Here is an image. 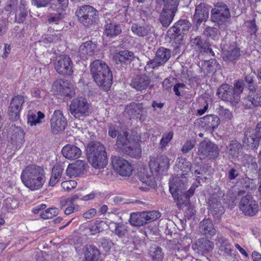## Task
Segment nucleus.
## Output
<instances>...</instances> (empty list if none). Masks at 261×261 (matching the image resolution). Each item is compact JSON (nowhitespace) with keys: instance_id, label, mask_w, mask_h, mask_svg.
I'll return each mask as SVG.
<instances>
[{"instance_id":"1","label":"nucleus","mask_w":261,"mask_h":261,"mask_svg":"<svg viewBox=\"0 0 261 261\" xmlns=\"http://www.w3.org/2000/svg\"><path fill=\"white\" fill-rule=\"evenodd\" d=\"M176 166L180 170L181 178L175 177L169 181V191L174 200L178 201L177 205L181 207V205H187L189 203L190 198L192 196L195 189L198 185L193 184L189 190L184 192L186 189L187 178L185 175L191 171L192 164L185 158H178L176 162Z\"/></svg>"},{"instance_id":"2","label":"nucleus","mask_w":261,"mask_h":261,"mask_svg":"<svg viewBox=\"0 0 261 261\" xmlns=\"http://www.w3.org/2000/svg\"><path fill=\"white\" fill-rule=\"evenodd\" d=\"M20 178L23 185L31 191H37L42 188L46 177L42 167L30 165L22 170Z\"/></svg>"},{"instance_id":"3","label":"nucleus","mask_w":261,"mask_h":261,"mask_svg":"<svg viewBox=\"0 0 261 261\" xmlns=\"http://www.w3.org/2000/svg\"><path fill=\"white\" fill-rule=\"evenodd\" d=\"M91 73L101 89L108 91L112 84V73L108 66L102 61L96 60L90 65Z\"/></svg>"},{"instance_id":"4","label":"nucleus","mask_w":261,"mask_h":261,"mask_svg":"<svg viewBox=\"0 0 261 261\" xmlns=\"http://www.w3.org/2000/svg\"><path fill=\"white\" fill-rule=\"evenodd\" d=\"M116 145L122 152L132 158H139L141 155L140 138H134L126 130H122L118 136Z\"/></svg>"},{"instance_id":"5","label":"nucleus","mask_w":261,"mask_h":261,"mask_svg":"<svg viewBox=\"0 0 261 261\" xmlns=\"http://www.w3.org/2000/svg\"><path fill=\"white\" fill-rule=\"evenodd\" d=\"M89 162L95 168H103L108 162L105 146L99 142H91L87 147Z\"/></svg>"},{"instance_id":"6","label":"nucleus","mask_w":261,"mask_h":261,"mask_svg":"<svg viewBox=\"0 0 261 261\" xmlns=\"http://www.w3.org/2000/svg\"><path fill=\"white\" fill-rule=\"evenodd\" d=\"M230 14L228 6L218 3L211 10V20L216 23L221 31H225L230 24Z\"/></svg>"},{"instance_id":"7","label":"nucleus","mask_w":261,"mask_h":261,"mask_svg":"<svg viewBox=\"0 0 261 261\" xmlns=\"http://www.w3.org/2000/svg\"><path fill=\"white\" fill-rule=\"evenodd\" d=\"M69 111L73 116L80 119L81 117L89 115L90 113V104L83 97L75 98L71 101Z\"/></svg>"},{"instance_id":"8","label":"nucleus","mask_w":261,"mask_h":261,"mask_svg":"<svg viewBox=\"0 0 261 261\" xmlns=\"http://www.w3.org/2000/svg\"><path fill=\"white\" fill-rule=\"evenodd\" d=\"M197 148V154L201 159H215L219 155L220 150L218 145L207 138L201 141Z\"/></svg>"},{"instance_id":"9","label":"nucleus","mask_w":261,"mask_h":261,"mask_svg":"<svg viewBox=\"0 0 261 261\" xmlns=\"http://www.w3.org/2000/svg\"><path fill=\"white\" fill-rule=\"evenodd\" d=\"M79 21L85 26L89 27L95 23L98 19V12L90 5H84L75 12Z\"/></svg>"},{"instance_id":"10","label":"nucleus","mask_w":261,"mask_h":261,"mask_svg":"<svg viewBox=\"0 0 261 261\" xmlns=\"http://www.w3.org/2000/svg\"><path fill=\"white\" fill-rule=\"evenodd\" d=\"M191 27V24L188 20H179L169 29L167 32L168 36L170 39L180 41L183 39L185 33Z\"/></svg>"},{"instance_id":"11","label":"nucleus","mask_w":261,"mask_h":261,"mask_svg":"<svg viewBox=\"0 0 261 261\" xmlns=\"http://www.w3.org/2000/svg\"><path fill=\"white\" fill-rule=\"evenodd\" d=\"M240 210L246 216H255L258 211V202L249 194L243 196L239 203Z\"/></svg>"},{"instance_id":"12","label":"nucleus","mask_w":261,"mask_h":261,"mask_svg":"<svg viewBox=\"0 0 261 261\" xmlns=\"http://www.w3.org/2000/svg\"><path fill=\"white\" fill-rule=\"evenodd\" d=\"M54 66L60 74L69 76L73 73V64L70 57L67 55L60 56Z\"/></svg>"},{"instance_id":"13","label":"nucleus","mask_w":261,"mask_h":261,"mask_svg":"<svg viewBox=\"0 0 261 261\" xmlns=\"http://www.w3.org/2000/svg\"><path fill=\"white\" fill-rule=\"evenodd\" d=\"M233 87L228 84H222L217 90V94L222 100L229 102L232 106L238 103V97L234 94Z\"/></svg>"},{"instance_id":"14","label":"nucleus","mask_w":261,"mask_h":261,"mask_svg":"<svg viewBox=\"0 0 261 261\" xmlns=\"http://www.w3.org/2000/svg\"><path fill=\"white\" fill-rule=\"evenodd\" d=\"M8 141L16 149L20 148L24 142V132L22 128L12 125L9 129Z\"/></svg>"},{"instance_id":"15","label":"nucleus","mask_w":261,"mask_h":261,"mask_svg":"<svg viewBox=\"0 0 261 261\" xmlns=\"http://www.w3.org/2000/svg\"><path fill=\"white\" fill-rule=\"evenodd\" d=\"M67 125L66 118L60 110L55 111L50 119L51 130L53 134H57L64 130Z\"/></svg>"},{"instance_id":"16","label":"nucleus","mask_w":261,"mask_h":261,"mask_svg":"<svg viewBox=\"0 0 261 261\" xmlns=\"http://www.w3.org/2000/svg\"><path fill=\"white\" fill-rule=\"evenodd\" d=\"M53 90L57 93L63 96L72 97L75 94V91L72 84L63 79L56 80L53 85Z\"/></svg>"},{"instance_id":"17","label":"nucleus","mask_w":261,"mask_h":261,"mask_svg":"<svg viewBox=\"0 0 261 261\" xmlns=\"http://www.w3.org/2000/svg\"><path fill=\"white\" fill-rule=\"evenodd\" d=\"M192 247L195 252L202 255H205L213 250L214 244L213 242L206 239L200 238L196 241Z\"/></svg>"},{"instance_id":"18","label":"nucleus","mask_w":261,"mask_h":261,"mask_svg":"<svg viewBox=\"0 0 261 261\" xmlns=\"http://www.w3.org/2000/svg\"><path fill=\"white\" fill-rule=\"evenodd\" d=\"M191 44L197 51L201 54H211L215 57V54L213 49L210 47V43L202 38L200 36H197L191 39Z\"/></svg>"},{"instance_id":"19","label":"nucleus","mask_w":261,"mask_h":261,"mask_svg":"<svg viewBox=\"0 0 261 261\" xmlns=\"http://www.w3.org/2000/svg\"><path fill=\"white\" fill-rule=\"evenodd\" d=\"M96 44L91 41L83 43L79 48L78 55L83 60H86L92 57L96 51Z\"/></svg>"},{"instance_id":"20","label":"nucleus","mask_w":261,"mask_h":261,"mask_svg":"<svg viewBox=\"0 0 261 261\" xmlns=\"http://www.w3.org/2000/svg\"><path fill=\"white\" fill-rule=\"evenodd\" d=\"M208 9L206 4L201 3L195 8V14L193 16V21L198 27L203 22H205L208 17Z\"/></svg>"},{"instance_id":"21","label":"nucleus","mask_w":261,"mask_h":261,"mask_svg":"<svg viewBox=\"0 0 261 261\" xmlns=\"http://www.w3.org/2000/svg\"><path fill=\"white\" fill-rule=\"evenodd\" d=\"M150 81V78L145 74L137 75L132 79L130 86L137 91L142 92L148 88Z\"/></svg>"},{"instance_id":"22","label":"nucleus","mask_w":261,"mask_h":261,"mask_svg":"<svg viewBox=\"0 0 261 261\" xmlns=\"http://www.w3.org/2000/svg\"><path fill=\"white\" fill-rule=\"evenodd\" d=\"M56 12L50 13L48 16L47 21L50 27H54V30L59 31L62 28L63 21L64 18V10L54 9Z\"/></svg>"},{"instance_id":"23","label":"nucleus","mask_w":261,"mask_h":261,"mask_svg":"<svg viewBox=\"0 0 261 261\" xmlns=\"http://www.w3.org/2000/svg\"><path fill=\"white\" fill-rule=\"evenodd\" d=\"M122 32L121 25L116 23L113 19H108L105 21L103 34L108 37H114Z\"/></svg>"},{"instance_id":"24","label":"nucleus","mask_w":261,"mask_h":261,"mask_svg":"<svg viewBox=\"0 0 261 261\" xmlns=\"http://www.w3.org/2000/svg\"><path fill=\"white\" fill-rule=\"evenodd\" d=\"M216 244L220 254L226 256L231 255L233 250L232 246L229 243L228 240L222 234H218L216 239Z\"/></svg>"},{"instance_id":"25","label":"nucleus","mask_w":261,"mask_h":261,"mask_svg":"<svg viewBox=\"0 0 261 261\" xmlns=\"http://www.w3.org/2000/svg\"><path fill=\"white\" fill-rule=\"evenodd\" d=\"M116 172L123 176H128L132 172V167L126 160L119 158L114 164Z\"/></svg>"},{"instance_id":"26","label":"nucleus","mask_w":261,"mask_h":261,"mask_svg":"<svg viewBox=\"0 0 261 261\" xmlns=\"http://www.w3.org/2000/svg\"><path fill=\"white\" fill-rule=\"evenodd\" d=\"M217 196H213L209 202L210 209L211 214L215 218L219 219L221 216L224 214L225 210L222 205L221 200Z\"/></svg>"},{"instance_id":"27","label":"nucleus","mask_w":261,"mask_h":261,"mask_svg":"<svg viewBox=\"0 0 261 261\" xmlns=\"http://www.w3.org/2000/svg\"><path fill=\"white\" fill-rule=\"evenodd\" d=\"M63 155L70 160H76L82 154L81 149L73 144H67L62 149Z\"/></svg>"},{"instance_id":"28","label":"nucleus","mask_w":261,"mask_h":261,"mask_svg":"<svg viewBox=\"0 0 261 261\" xmlns=\"http://www.w3.org/2000/svg\"><path fill=\"white\" fill-rule=\"evenodd\" d=\"M30 12L27 2L20 0V5L16 9L15 21L19 23L23 22L30 15Z\"/></svg>"},{"instance_id":"29","label":"nucleus","mask_w":261,"mask_h":261,"mask_svg":"<svg viewBox=\"0 0 261 261\" xmlns=\"http://www.w3.org/2000/svg\"><path fill=\"white\" fill-rule=\"evenodd\" d=\"M199 231L207 238H211L216 232V229L211 220L204 219L199 223Z\"/></svg>"},{"instance_id":"30","label":"nucleus","mask_w":261,"mask_h":261,"mask_svg":"<svg viewBox=\"0 0 261 261\" xmlns=\"http://www.w3.org/2000/svg\"><path fill=\"white\" fill-rule=\"evenodd\" d=\"M259 140L252 129H248L245 133L243 145L249 148H256L258 146Z\"/></svg>"},{"instance_id":"31","label":"nucleus","mask_w":261,"mask_h":261,"mask_svg":"<svg viewBox=\"0 0 261 261\" xmlns=\"http://www.w3.org/2000/svg\"><path fill=\"white\" fill-rule=\"evenodd\" d=\"M135 56L132 51L122 50L116 53L113 56V59L116 64L129 63L134 59Z\"/></svg>"},{"instance_id":"32","label":"nucleus","mask_w":261,"mask_h":261,"mask_svg":"<svg viewBox=\"0 0 261 261\" xmlns=\"http://www.w3.org/2000/svg\"><path fill=\"white\" fill-rule=\"evenodd\" d=\"M200 121L206 129L214 130L219 125L220 119L215 115H207L201 118Z\"/></svg>"},{"instance_id":"33","label":"nucleus","mask_w":261,"mask_h":261,"mask_svg":"<svg viewBox=\"0 0 261 261\" xmlns=\"http://www.w3.org/2000/svg\"><path fill=\"white\" fill-rule=\"evenodd\" d=\"M85 259L86 261H100V253L99 250L92 245L85 247Z\"/></svg>"},{"instance_id":"34","label":"nucleus","mask_w":261,"mask_h":261,"mask_svg":"<svg viewBox=\"0 0 261 261\" xmlns=\"http://www.w3.org/2000/svg\"><path fill=\"white\" fill-rule=\"evenodd\" d=\"M242 145L237 140L231 141L226 147V152L232 158H238L241 153Z\"/></svg>"},{"instance_id":"35","label":"nucleus","mask_w":261,"mask_h":261,"mask_svg":"<svg viewBox=\"0 0 261 261\" xmlns=\"http://www.w3.org/2000/svg\"><path fill=\"white\" fill-rule=\"evenodd\" d=\"M88 164L84 161L78 160L72 166H68L66 171L71 175H77L87 169Z\"/></svg>"},{"instance_id":"36","label":"nucleus","mask_w":261,"mask_h":261,"mask_svg":"<svg viewBox=\"0 0 261 261\" xmlns=\"http://www.w3.org/2000/svg\"><path fill=\"white\" fill-rule=\"evenodd\" d=\"M114 225V229L112 232L119 238L122 239L127 237L129 233L128 227L125 224L120 223H112Z\"/></svg>"},{"instance_id":"37","label":"nucleus","mask_w":261,"mask_h":261,"mask_svg":"<svg viewBox=\"0 0 261 261\" xmlns=\"http://www.w3.org/2000/svg\"><path fill=\"white\" fill-rule=\"evenodd\" d=\"M131 31L138 36L144 37L150 33L151 27L146 24L140 25L134 23L131 27Z\"/></svg>"},{"instance_id":"38","label":"nucleus","mask_w":261,"mask_h":261,"mask_svg":"<svg viewBox=\"0 0 261 261\" xmlns=\"http://www.w3.org/2000/svg\"><path fill=\"white\" fill-rule=\"evenodd\" d=\"M64 169L60 164L54 165L52 169L51 175L48 183V185L54 187L60 180Z\"/></svg>"},{"instance_id":"39","label":"nucleus","mask_w":261,"mask_h":261,"mask_svg":"<svg viewBox=\"0 0 261 261\" xmlns=\"http://www.w3.org/2000/svg\"><path fill=\"white\" fill-rule=\"evenodd\" d=\"M156 1L158 4L164 5L163 10L173 13H176L179 5L178 0H156Z\"/></svg>"},{"instance_id":"40","label":"nucleus","mask_w":261,"mask_h":261,"mask_svg":"<svg viewBox=\"0 0 261 261\" xmlns=\"http://www.w3.org/2000/svg\"><path fill=\"white\" fill-rule=\"evenodd\" d=\"M28 123L31 126L41 123V119L44 118V114L40 111H30L28 114Z\"/></svg>"},{"instance_id":"41","label":"nucleus","mask_w":261,"mask_h":261,"mask_svg":"<svg viewBox=\"0 0 261 261\" xmlns=\"http://www.w3.org/2000/svg\"><path fill=\"white\" fill-rule=\"evenodd\" d=\"M144 108L142 103L132 102L126 108L127 113L133 117H138L141 113L143 112Z\"/></svg>"},{"instance_id":"42","label":"nucleus","mask_w":261,"mask_h":261,"mask_svg":"<svg viewBox=\"0 0 261 261\" xmlns=\"http://www.w3.org/2000/svg\"><path fill=\"white\" fill-rule=\"evenodd\" d=\"M171 51L169 49L160 47L156 51L155 57L164 65L171 57Z\"/></svg>"},{"instance_id":"43","label":"nucleus","mask_w":261,"mask_h":261,"mask_svg":"<svg viewBox=\"0 0 261 261\" xmlns=\"http://www.w3.org/2000/svg\"><path fill=\"white\" fill-rule=\"evenodd\" d=\"M129 222L132 226H141L146 224L142 213H132L130 215Z\"/></svg>"},{"instance_id":"44","label":"nucleus","mask_w":261,"mask_h":261,"mask_svg":"<svg viewBox=\"0 0 261 261\" xmlns=\"http://www.w3.org/2000/svg\"><path fill=\"white\" fill-rule=\"evenodd\" d=\"M240 56L239 48L231 47L228 50L223 54V59L226 61L234 62Z\"/></svg>"},{"instance_id":"45","label":"nucleus","mask_w":261,"mask_h":261,"mask_svg":"<svg viewBox=\"0 0 261 261\" xmlns=\"http://www.w3.org/2000/svg\"><path fill=\"white\" fill-rule=\"evenodd\" d=\"M175 13L162 10L160 15V21L163 27L169 26L173 21Z\"/></svg>"},{"instance_id":"46","label":"nucleus","mask_w":261,"mask_h":261,"mask_svg":"<svg viewBox=\"0 0 261 261\" xmlns=\"http://www.w3.org/2000/svg\"><path fill=\"white\" fill-rule=\"evenodd\" d=\"M138 176L143 183L149 186L154 185L155 181L152 173L148 174L147 171L145 169L141 170L138 173Z\"/></svg>"},{"instance_id":"47","label":"nucleus","mask_w":261,"mask_h":261,"mask_svg":"<svg viewBox=\"0 0 261 261\" xmlns=\"http://www.w3.org/2000/svg\"><path fill=\"white\" fill-rule=\"evenodd\" d=\"M18 200L12 196H10L4 200L2 209L7 211L15 209L18 207Z\"/></svg>"},{"instance_id":"48","label":"nucleus","mask_w":261,"mask_h":261,"mask_svg":"<svg viewBox=\"0 0 261 261\" xmlns=\"http://www.w3.org/2000/svg\"><path fill=\"white\" fill-rule=\"evenodd\" d=\"M51 9L65 10L68 5V0H50Z\"/></svg>"},{"instance_id":"49","label":"nucleus","mask_w":261,"mask_h":261,"mask_svg":"<svg viewBox=\"0 0 261 261\" xmlns=\"http://www.w3.org/2000/svg\"><path fill=\"white\" fill-rule=\"evenodd\" d=\"M203 66L207 71V73L215 72L219 68V65L215 59L205 61Z\"/></svg>"},{"instance_id":"50","label":"nucleus","mask_w":261,"mask_h":261,"mask_svg":"<svg viewBox=\"0 0 261 261\" xmlns=\"http://www.w3.org/2000/svg\"><path fill=\"white\" fill-rule=\"evenodd\" d=\"M255 78L254 73H250L245 76V82L247 84V87L250 92L255 91L257 86L254 84V79Z\"/></svg>"},{"instance_id":"51","label":"nucleus","mask_w":261,"mask_h":261,"mask_svg":"<svg viewBox=\"0 0 261 261\" xmlns=\"http://www.w3.org/2000/svg\"><path fill=\"white\" fill-rule=\"evenodd\" d=\"M24 102V97L20 95L15 96L11 100L10 104V109H12L13 108H16L21 110V107Z\"/></svg>"},{"instance_id":"52","label":"nucleus","mask_w":261,"mask_h":261,"mask_svg":"<svg viewBox=\"0 0 261 261\" xmlns=\"http://www.w3.org/2000/svg\"><path fill=\"white\" fill-rule=\"evenodd\" d=\"M122 132L119 125L110 123L108 125V135L109 137L115 138Z\"/></svg>"},{"instance_id":"53","label":"nucleus","mask_w":261,"mask_h":261,"mask_svg":"<svg viewBox=\"0 0 261 261\" xmlns=\"http://www.w3.org/2000/svg\"><path fill=\"white\" fill-rule=\"evenodd\" d=\"M253 93H249L247 97L248 100L254 107L261 106V92H258L255 94H253Z\"/></svg>"},{"instance_id":"54","label":"nucleus","mask_w":261,"mask_h":261,"mask_svg":"<svg viewBox=\"0 0 261 261\" xmlns=\"http://www.w3.org/2000/svg\"><path fill=\"white\" fill-rule=\"evenodd\" d=\"M143 214L146 223L149 222L153 221L161 216V213L156 211L143 212Z\"/></svg>"},{"instance_id":"55","label":"nucleus","mask_w":261,"mask_h":261,"mask_svg":"<svg viewBox=\"0 0 261 261\" xmlns=\"http://www.w3.org/2000/svg\"><path fill=\"white\" fill-rule=\"evenodd\" d=\"M204 35L213 40H218L219 36L218 34V29L211 27H207L203 31Z\"/></svg>"},{"instance_id":"56","label":"nucleus","mask_w":261,"mask_h":261,"mask_svg":"<svg viewBox=\"0 0 261 261\" xmlns=\"http://www.w3.org/2000/svg\"><path fill=\"white\" fill-rule=\"evenodd\" d=\"M106 224V222L103 221H96L90 227V231L92 234L99 233L103 230V227Z\"/></svg>"},{"instance_id":"57","label":"nucleus","mask_w":261,"mask_h":261,"mask_svg":"<svg viewBox=\"0 0 261 261\" xmlns=\"http://www.w3.org/2000/svg\"><path fill=\"white\" fill-rule=\"evenodd\" d=\"M159 166L161 171H167L170 167V160L166 155H161L158 158Z\"/></svg>"},{"instance_id":"58","label":"nucleus","mask_w":261,"mask_h":261,"mask_svg":"<svg viewBox=\"0 0 261 261\" xmlns=\"http://www.w3.org/2000/svg\"><path fill=\"white\" fill-rule=\"evenodd\" d=\"M58 214V208L52 207L46 210L40 214V217L43 219H48L56 216Z\"/></svg>"},{"instance_id":"59","label":"nucleus","mask_w":261,"mask_h":261,"mask_svg":"<svg viewBox=\"0 0 261 261\" xmlns=\"http://www.w3.org/2000/svg\"><path fill=\"white\" fill-rule=\"evenodd\" d=\"M150 255L153 261H162L164 257L162 249L160 247L152 248Z\"/></svg>"},{"instance_id":"60","label":"nucleus","mask_w":261,"mask_h":261,"mask_svg":"<svg viewBox=\"0 0 261 261\" xmlns=\"http://www.w3.org/2000/svg\"><path fill=\"white\" fill-rule=\"evenodd\" d=\"M196 143L195 139L186 140L181 148V151L183 153L189 152L195 147Z\"/></svg>"},{"instance_id":"61","label":"nucleus","mask_w":261,"mask_h":261,"mask_svg":"<svg viewBox=\"0 0 261 261\" xmlns=\"http://www.w3.org/2000/svg\"><path fill=\"white\" fill-rule=\"evenodd\" d=\"M162 65H163V64L161 61L157 60L156 58L154 57L153 59L149 60V61L147 62V63L145 67V69L146 71L151 70L152 69H155Z\"/></svg>"},{"instance_id":"62","label":"nucleus","mask_w":261,"mask_h":261,"mask_svg":"<svg viewBox=\"0 0 261 261\" xmlns=\"http://www.w3.org/2000/svg\"><path fill=\"white\" fill-rule=\"evenodd\" d=\"M234 94L237 95L238 97V102L240 100V94L243 92L244 88V84L243 81H238L233 87Z\"/></svg>"},{"instance_id":"63","label":"nucleus","mask_w":261,"mask_h":261,"mask_svg":"<svg viewBox=\"0 0 261 261\" xmlns=\"http://www.w3.org/2000/svg\"><path fill=\"white\" fill-rule=\"evenodd\" d=\"M173 134V132H170L163 135L160 143L162 148L165 147L167 145L169 142L172 139Z\"/></svg>"},{"instance_id":"64","label":"nucleus","mask_w":261,"mask_h":261,"mask_svg":"<svg viewBox=\"0 0 261 261\" xmlns=\"http://www.w3.org/2000/svg\"><path fill=\"white\" fill-rule=\"evenodd\" d=\"M246 23L248 32L251 35L253 34L256 36V32L258 30V29L256 24L255 19L247 21Z\"/></svg>"}]
</instances>
